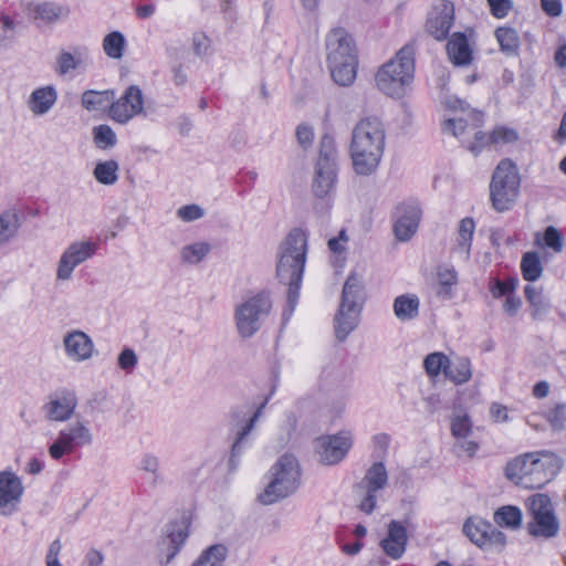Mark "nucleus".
<instances>
[{
  "label": "nucleus",
  "instance_id": "052dcab7",
  "mask_svg": "<svg viewBox=\"0 0 566 566\" xmlns=\"http://www.w3.org/2000/svg\"><path fill=\"white\" fill-rule=\"evenodd\" d=\"M542 9L549 17H559L562 14L560 0H541Z\"/></svg>",
  "mask_w": 566,
  "mask_h": 566
},
{
  "label": "nucleus",
  "instance_id": "2eb2a0df",
  "mask_svg": "<svg viewBox=\"0 0 566 566\" xmlns=\"http://www.w3.org/2000/svg\"><path fill=\"white\" fill-rule=\"evenodd\" d=\"M352 436L342 431L334 436L321 437L316 440L319 462L333 465L342 461L352 447Z\"/></svg>",
  "mask_w": 566,
  "mask_h": 566
},
{
  "label": "nucleus",
  "instance_id": "0e129e2a",
  "mask_svg": "<svg viewBox=\"0 0 566 566\" xmlns=\"http://www.w3.org/2000/svg\"><path fill=\"white\" fill-rule=\"evenodd\" d=\"M522 305V301L517 296L509 295L503 304V310L509 315L513 316Z\"/></svg>",
  "mask_w": 566,
  "mask_h": 566
},
{
  "label": "nucleus",
  "instance_id": "bb28decb",
  "mask_svg": "<svg viewBox=\"0 0 566 566\" xmlns=\"http://www.w3.org/2000/svg\"><path fill=\"white\" fill-rule=\"evenodd\" d=\"M88 59L86 46H72L71 51H61L56 57L55 72L59 75H66L69 72L84 66Z\"/></svg>",
  "mask_w": 566,
  "mask_h": 566
},
{
  "label": "nucleus",
  "instance_id": "37998d69",
  "mask_svg": "<svg viewBox=\"0 0 566 566\" xmlns=\"http://www.w3.org/2000/svg\"><path fill=\"white\" fill-rule=\"evenodd\" d=\"M93 140L97 148L106 150L116 146L117 137L113 128L106 124L93 128Z\"/></svg>",
  "mask_w": 566,
  "mask_h": 566
},
{
  "label": "nucleus",
  "instance_id": "6e6552de",
  "mask_svg": "<svg viewBox=\"0 0 566 566\" xmlns=\"http://www.w3.org/2000/svg\"><path fill=\"white\" fill-rule=\"evenodd\" d=\"M272 310L269 292L261 291L241 302L234 310L238 333L243 338L252 337L262 326Z\"/></svg>",
  "mask_w": 566,
  "mask_h": 566
},
{
  "label": "nucleus",
  "instance_id": "a19ab883",
  "mask_svg": "<svg viewBox=\"0 0 566 566\" xmlns=\"http://www.w3.org/2000/svg\"><path fill=\"white\" fill-rule=\"evenodd\" d=\"M126 45L125 36L119 31L108 33L103 40V50L111 59H122Z\"/></svg>",
  "mask_w": 566,
  "mask_h": 566
},
{
  "label": "nucleus",
  "instance_id": "c756f323",
  "mask_svg": "<svg viewBox=\"0 0 566 566\" xmlns=\"http://www.w3.org/2000/svg\"><path fill=\"white\" fill-rule=\"evenodd\" d=\"M115 94L113 91H93L88 90L82 94L81 104L88 112L104 111L108 108L111 115V105L114 102Z\"/></svg>",
  "mask_w": 566,
  "mask_h": 566
},
{
  "label": "nucleus",
  "instance_id": "8fccbe9b",
  "mask_svg": "<svg viewBox=\"0 0 566 566\" xmlns=\"http://www.w3.org/2000/svg\"><path fill=\"white\" fill-rule=\"evenodd\" d=\"M458 281L457 272L453 269H444L438 272V295L443 297L451 296V286Z\"/></svg>",
  "mask_w": 566,
  "mask_h": 566
},
{
  "label": "nucleus",
  "instance_id": "ea45409f",
  "mask_svg": "<svg viewBox=\"0 0 566 566\" xmlns=\"http://www.w3.org/2000/svg\"><path fill=\"white\" fill-rule=\"evenodd\" d=\"M521 270L524 280L528 282L538 280L543 272L538 254L536 252H526L521 261Z\"/></svg>",
  "mask_w": 566,
  "mask_h": 566
},
{
  "label": "nucleus",
  "instance_id": "b1692460",
  "mask_svg": "<svg viewBox=\"0 0 566 566\" xmlns=\"http://www.w3.org/2000/svg\"><path fill=\"white\" fill-rule=\"evenodd\" d=\"M443 130L455 137L463 136L467 130H473L474 142L468 148L474 155H478L484 146L492 144L491 133L475 130V127H470L462 117L447 119L443 124Z\"/></svg>",
  "mask_w": 566,
  "mask_h": 566
},
{
  "label": "nucleus",
  "instance_id": "5fc2aeb1",
  "mask_svg": "<svg viewBox=\"0 0 566 566\" xmlns=\"http://www.w3.org/2000/svg\"><path fill=\"white\" fill-rule=\"evenodd\" d=\"M138 361L136 353L132 348H125L118 355V366L126 373L133 371Z\"/></svg>",
  "mask_w": 566,
  "mask_h": 566
},
{
  "label": "nucleus",
  "instance_id": "f257e3e1",
  "mask_svg": "<svg viewBox=\"0 0 566 566\" xmlns=\"http://www.w3.org/2000/svg\"><path fill=\"white\" fill-rule=\"evenodd\" d=\"M386 130L376 116L361 118L352 132L350 158L357 175L369 176L378 167L384 154Z\"/></svg>",
  "mask_w": 566,
  "mask_h": 566
},
{
  "label": "nucleus",
  "instance_id": "393cba45",
  "mask_svg": "<svg viewBox=\"0 0 566 566\" xmlns=\"http://www.w3.org/2000/svg\"><path fill=\"white\" fill-rule=\"evenodd\" d=\"M269 402V397H266L253 411V413L250 416V418L247 420V422L238 430L235 440L232 444L231 449V455H230V464L234 465L237 459L240 458V455L243 453V451L247 449V447L250 444V433L253 430L255 423L262 416L263 409L265 408L266 403Z\"/></svg>",
  "mask_w": 566,
  "mask_h": 566
},
{
  "label": "nucleus",
  "instance_id": "f03ea898",
  "mask_svg": "<svg viewBox=\"0 0 566 566\" xmlns=\"http://www.w3.org/2000/svg\"><path fill=\"white\" fill-rule=\"evenodd\" d=\"M307 254V235L300 228L292 229L277 251L276 275L289 286L287 302L291 311L298 300Z\"/></svg>",
  "mask_w": 566,
  "mask_h": 566
},
{
  "label": "nucleus",
  "instance_id": "7c9ffc66",
  "mask_svg": "<svg viewBox=\"0 0 566 566\" xmlns=\"http://www.w3.org/2000/svg\"><path fill=\"white\" fill-rule=\"evenodd\" d=\"M392 307L399 321H412L419 315L420 301L416 294H401L394 300Z\"/></svg>",
  "mask_w": 566,
  "mask_h": 566
},
{
  "label": "nucleus",
  "instance_id": "4c0bfd02",
  "mask_svg": "<svg viewBox=\"0 0 566 566\" xmlns=\"http://www.w3.org/2000/svg\"><path fill=\"white\" fill-rule=\"evenodd\" d=\"M475 229V223L472 218H464L459 223L457 251L464 255L465 259L470 256L472 238Z\"/></svg>",
  "mask_w": 566,
  "mask_h": 566
},
{
  "label": "nucleus",
  "instance_id": "09e8293b",
  "mask_svg": "<svg viewBox=\"0 0 566 566\" xmlns=\"http://www.w3.org/2000/svg\"><path fill=\"white\" fill-rule=\"evenodd\" d=\"M336 156L337 151L334 138L328 134L323 135L319 143V156L316 164L327 161L328 164L336 166Z\"/></svg>",
  "mask_w": 566,
  "mask_h": 566
},
{
  "label": "nucleus",
  "instance_id": "58836bf2",
  "mask_svg": "<svg viewBox=\"0 0 566 566\" xmlns=\"http://www.w3.org/2000/svg\"><path fill=\"white\" fill-rule=\"evenodd\" d=\"M20 227L17 213L9 210L0 214V245L7 244L13 239Z\"/></svg>",
  "mask_w": 566,
  "mask_h": 566
},
{
  "label": "nucleus",
  "instance_id": "774afa93",
  "mask_svg": "<svg viewBox=\"0 0 566 566\" xmlns=\"http://www.w3.org/2000/svg\"><path fill=\"white\" fill-rule=\"evenodd\" d=\"M103 559L104 557L99 551L91 549L86 554V562L90 566H98L103 563Z\"/></svg>",
  "mask_w": 566,
  "mask_h": 566
},
{
  "label": "nucleus",
  "instance_id": "6e6d98bb",
  "mask_svg": "<svg viewBox=\"0 0 566 566\" xmlns=\"http://www.w3.org/2000/svg\"><path fill=\"white\" fill-rule=\"evenodd\" d=\"M205 211L197 205L182 206L177 210V216L186 222L195 221L203 217Z\"/></svg>",
  "mask_w": 566,
  "mask_h": 566
},
{
  "label": "nucleus",
  "instance_id": "473e14b6",
  "mask_svg": "<svg viewBox=\"0 0 566 566\" xmlns=\"http://www.w3.org/2000/svg\"><path fill=\"white\" fill-rule=\"evenodd\" d=\"M331 75L340 86H349L356 78L358 60H344L342 62H327Z\"/></svg>",
  "mask_w": 566,
  "mask_h": 566
},
{
  "label": "nucleus",
  "instance_id": "2f4dec72",
  "mask_svg": "<svg viewBox=\"0 0 566 566\" xmlns=\"http://www.w3.org/2000/svg\"><path fill=\"white\" fill-rule=\"evenodd\" d=\"M28 14L34 20H41L48 23L59 20L69 14V9L57 6L53 2L30 3Z\"/></svg>",
  "mask_w": 566,
  "mask_h": 566
},
{
  "label": "nucleus",
  "instance_id": "680f3d73",
  "mask_svg": "<svg viewBox=\"0 0 566 566\" xmlns=\"http://www.w3.org/2000/svg\"><path fill=\"white\" fill-rule=\"evenodd\" d=\"M193 51L197 55L202 56L208 52L209 40L203 34H196L192 39Z\"/></svg>",
  "mask_w": 566,
  "mask_h": 566
},
{
  "label": "nucleus",
  "instance_id": "3c124183",
  "mask_svg": "<svg viewBox=\"0 0 566 566\" xmlns=\"http://www.w3.org/2000/svg\"><path fill=\"white\" fill-rule=\"evenodd\" d=\"M491 139H492V144H494V145L511 144V143H515L518 139V133L511 127L496 126L491 132Z\"/></svg>",
  "mask_w": 566,
  "mask_h": 566
},
{
  "label": "nucleus",
  "instance_id": "a18cd8bd",
  "mask_svg": "<svg viewBox=\"0 0 566 566\" xmlns=\"http://www.w3.org/2000/svg\"><path fill=\"white\" fill-rule=\"evenodd\" d=\"M524 294L533 307V316H538L547 312L549 303L546 297L543 296L542 291L528 284L524 289Z\"/></svg>",
  "mask_w": 566,
  "mask_h": 566
},
{
  "label": "nucleus",
  "instance_id": "dca6fc26",
  "mask_svg": "<svg viewBox=\"0 0 566 566\" xmlns=\"http://www.w3.org/2000/svg\"><path fill=\"white\" fill-rule=\"evenodd\" d=\"M76 407V395L70 390H61L50 395L41 410L48 421L65 422L73 417Z\"/></svg>",
  "mask_w": 566,
  "mask_h": 566
},
{
  "label": "nucleus",
  "instance_id": "72a5a7b5",
  "mask_svg": "<svg viewBox=\"0 0 566 566\" xmlns=\"http://www.w3.org/2000/svg\"><path fill=\"white\" fill-rule=\"evenodd\" d=\"M446 377L457 385L468 382L472 377L470 359L467 357H457L453 360L449 359L446 366Z\"/></svg>",
  "mask_w": 566,
  "mask_h": 566
},
{
  "label": "nucleus",
  "instance_id": "6ab92c4d",
  "mask_svg": "<svg viewBox=\"0 0 566 566\" xmlns=\"http://www.w3.org/2000/svg\"><path fill=\"white\" fill-rule=\"evenodd\" d=\"M327 62L353 61L357 59L352 35L343 28L333 29L326 36Z\"/></svg>",
  "mask_w": 566,
  "mask_h": 566
},
{
  "label": "nucleus",
  "instance_id": "aec40b11",
  "mask_svg": "<svg viewBox=\"0 0 566 566\" xmlns=\"http://www.w3.org/2000/svg\"><path fill=\"white\" fill-rule=\"evenodd\" d=\"M454 20V6L443 0L428 15L426 28L428 33L438 41L446 40Z\"/></svg>",
  "mask_w": 566,
  "mask_h": 566
},
{
  "label": "nucleus",
  "instance_id": "7ed1b4c3",
  "mask_svg": "<svg viewBox=\"0 0 566 566\" xmlns=\"http://www.w3.org/2000/svg\"><path fill=\"white\" fill-rule=\"evenodd\" d=\"M559 459L546 452L518 455L505 467V476L524 489H541L559 471Z\"/></svg>",
  "mask_w": 566,
  "mask_h": 566
},
{
  "label": "nucleus",
  "instance_id": "338daca9",
  "mask_svg": "<svg viewBox=\"0 0 566 566\" xmlns=\"http://www.w3.org/2000/svg\"><path fill=\"white\" fill-rule=\"evenodd\" d=\"M549 392V385L547 381H538L537 384H535V386L533 387V395L536 397V398H545Z\"/></svg>",
  "mask_w": 566,
  "mask_h": 566
},
{
  "label": "nucleus",
  "instance_id": "a211bd4d",
  "mask_svg": "<svg viewBox=\"0 0 566 566\" xmlns=\"http://www.w3.org/2000/svg\"><path fill=\"white\" fill-rule=\"evenodd\" d=\"M24 492L21 479L12 471L0 472V514L9 516L18 510Z\"/></svg>",
  "mask_w": 566,
  "mask_h": 566
},
{
  "label": "nucleus",
  "instance_id": "9b49d317",
  "mask_svg": "<svg viewBox=\"0 0 566 566\" xmlns=\"http://www.w3.org/2000/svg\"><path fill=\"white\" fill-rule=\"evenodd\" d=\"M462 531L472 543L483 549H502L506 544V536L503 532L495 528L489 521L478 516L467 518Z\"/></svg>",
  "mask_w": 566,
  "mask_h": 566
},
{
  "label": "nucleus",
  "instance_id": "20e7f679",
  "mask_svg": "<svg viewBox=\"0 0 566 566\" xmlns=\"http://www.w3.org/2000/svg\"><path fill=\"white\" fill-rule=\"evenodd\" d=\"M366 300L365 282L360 274L350 272L340 296V304L334 318L335 335L343 342L357 327Z\"/></svg>",
  "mask_w": 566,
  "mask_h": 566
},
{
  "label": "nucleus",
  "instance_id": "bf43d9fd",
  "mask_svg": "<svg viewBox=\"0 0 566 566\" xmlns=\"http://www.w3.org/2000/svg\"><path fill=\"white\" fill-rule=\"evenodd\" d=\"M454 448L458 451V454L460 452H464L468 457L471 458L476 453L479 444L473 440L460 439L457 440Z\"/></svg>",
  "mask_w": 566,
  "mask_h": 566
},
{
  "label": "nucleus",
  "instance_id": "e433bc0d",
  "mask_svg": "<svg viewBox=\"0 0 566 566\" xmlns=\"http://www.w3.org/2000/svg\"><path fill=\"white\" fill-rule=\"evenodd\" d=\"M493 520L501 527L515 530L522 524V512L517 506L505 505L494 512Z\"/></svg>",
  "mask_w": 566,
  "mask_h": 566
},
{
  "label": "nucleus",
  "instance_id": "de8ad7c7",
  "mask_svg": "<svg viewBox=\"0 0 566 566\" xmlns=\"http://www.w3.org/2000/svg\"><path fill=\"white\" fill-rule=\"evenodd\" d=\"M449 358L440 353H431L423 360V367L429 376H438L441 371L446 374V366Z\"/></svg>",
  "mask_w": 566,
  "mask_h": 566
},
{
  "label": "nucleus",
  "instance_id": "f704fd0d",
  "mask_svg": "<svg viewBox=\"0 0 566 566\" xmlns=\"http://www.w3.org/2000/svg\"><path fill=\"white\" fill-rule=\"evenodd\" d=\"M495 38L500 50L507 56H515L520 50V38L517 31L510 27H499L495 30Z\"/></svg>",
  "mask_w": 566,
  "mask_h": 566
},
{
  "label": "nucleus",
  "instance_id": "69168bd1",
  "mask_svg": "<svg viewBox=\"0 0 566 566\" xmlns=\"http://www.w3.org/2000/svg\"><path fill=\"white\" fill-rule=\"evenodd\" d=\"M491 416L495 421H506L507 420V410L506 407L500 403H492L490 408Z\"/></svg>",
  "mask_w": 566,
  "mask_h": 566
},
{
  "label": "nucleus",
  "instance_id": "1a4fd4ad",
  "mask_svg": "<svg viewBox=\"0 0 566 566\" xmlns=\"http://www.w3.org/2000/svg\"><path fill=\"white\" fill-rule=\"evenodd\" d=\"M528 511L533 521L527 524L528 533L535 537L551 538L557 535L559 522L548 495L537 493L528 497Z\"/></svg>",
  "mask_w": 566,
  "mask_h": 566
},
{
  "label": "nucleus",
  "instance_id": "c9c22d12",
  "mask_svg": "<svg viewBox=\"0 0 566 566\" xmlns=\"http://www.w3.org/2000/svg\"><path fill=\"white\" fill-rule=\"evenodd\" d=\"M118 169L119 165L114 159L98 161L93 169V176L98 184L112 186L118 180Z\"/></svg>",
  "mask_w": 566,
  "mask_h": 566
},
{
  "label": "nucleus",
  "instance_id": "864d4df0",
  "mask_svg": "<svg viewBox=\"0 0 566 566\" xmlns=\"http://www.w3.org/2000/svg\"><path fill=\"white\" fill-rule=\"evenodd\" d=\"M518 281L516 279H509L506 281L495 280L490 287V291L495 298L505 295H511L517 287Z\"/></svg>",
  "mask_w": 566,
  "mask_h": 566
},
{
  "label": "nucleus",
  "instance_id": "4d7b16f0",
  "mask_svg": "<svg viewBox=\"0 0 566 566\" xmlns=\"http://www.w3.org/2000/svg\"><path fill=\"white\" fill-rule=\"evenodd\" d=\"M493 17L505 18L513 8L512 0H486Z\"/></svg>",
  "mask_w": 566,
  "mask_h": 566
},
{
  "label": "nucleus",
  "instance_id": "f3484780",
  "mask_svg": "<svg viewBox=\"0 0 566 566\" xmlns=\"http://www.w3.org/2000/svg\"><path fill=\"white\" fill-rule=\"evenodd\" d=\"M143 92L137 85L126 88L123 96L111 105V118L118 124H126L136 115L143 113Z\"/></svg>",
  "mask_w": 566,
  "mask_h": 566
},
{
  "label": "nucleus",
  "instance_id": "ddd939ff",
  "mask_svg": "<svg viewBox=\"0 0 566 566\" xmlns=\"http://www.w3.org/2000/svg\"><path fill=\"white\" fill-rule=\"evenodd\" d=\"M97 251V244L93 241H75L62 253L56 269L57 281H69L76 266L91 259Z\"/></svg>",
  "mask_w": 566,
  "mask_h": 566
},
{
  "label": "nucleus",
  "instance_id": "4be33fe9",
  "mask_svg": "<svg viewBox=\"0 0 566 566\" xmlns=\"http://www.w3.org/2000/svg\"><path fill=\"white\" fill-rule=\"evenodd\" d=\"M65 354L73 361H85L93 355L94 343L92 338L82 331H71L63 337Z\"/></svg>",
  "mask_w": 566,
  "mask_h": 566
},
{
  "label": "nucleus",
  "instance_id": "49530a36",
  "mask_svg": "<svg viewBox=\"0 0 566 566\" xmlns=\"http://www.w3.org/2000/svg\"><path fill=\"white\" fill-rule=\"evenodd\" d=\"M472 421L467 413L453 415L451 418V433L457 439H467L472 433Z\"/></svg>",
  "mask_w": 566,
  "mask_h": 566
},
{
  "label": "nucleus",
  "instance_id": "4468645a",
  "mask_svg": "<svg viewBox=\"0 0 566 566\" xmlns=\"http://www.w3.org/2000/svg\"><path fill=\"white\" fill-rule=\"evenodd\" d=\"M422 210L415 199H408L395 208L394 232L399 241H408L418 230Z\"/></svg>",
  "mask_w": 566,
  "mask_h": 566
},
{
  "label": "nucleus",
  "instance_id": "cd10ccee",
  "mask_svg": "<svg viewBox=\"0 0 566 566\" xmlns=\"http://www.w3.org/2000/svg\"><path fill=\"white\" fill-rule=\"evenodd\" d=\"M57 101V91L48 85L35 88L28 99V107L33 115L41 116L50 112Z\"/></svg>",
  "mask_w": 566,
  "mask_h": 566
},
{
  "label": "nucleus",
  "instance_id": "f8f14e48",
  "mask_svg": "<svg viewBox=\"0 0 566 566\" xmlns=\"http://www.w3.org/2000/svg\"><path fill=\"white\" fill-rule=\"evenodd\" d=\"M388 484V472L382 462L373 463L366 471L365 476L357 489L364 491V496L358 504L360 511L370 514L377 503V492Z\"/></svg>",
  "mask_w": 566,
  "mask_h": 566
},
{
  "label": "nucleus",
  "instance_id": "c03bdc74",
  "mask_svg": "<svg viewBox=\"0 0 566 566\" xmlns=\"http://www.w3.org/2000/svg\"><path fill=\"white\" fill-rule=\"evenodd\" d=\"M210 251V244L207 242H196L185 245L181 251V260L188 264L199 263Z\"/></svg>",
  "mask_w": 566,
  "mask_h": 566
},
{
  "label": "nucleus",
  "instance_id": "412c9836",
  "mask_svg": "<svg viewBox=\"0 0 566 566\" xmlns=\"http://www.w3.org/2000/svg\"><path fill=\"white\" fill-rule=\"evenodd\" d=\"M166 536L160 543V564H169L184 546L187 537V526L184 522L169 523L166 526Z\"/></svg>",
  "mask_w": 566,
  "mask_h": 566
},
{
  "label": "nucleus",
  "instance_id": "9d476101",
  "mask_svg": "<svg viewBox=\"0 0 566 566\" xmlns=\"http://www.w3.org/2000/svg\"><path fill=\"white\" fill-rule=\"evenodd\" d=\"M93 440L90 427L84 421L76 420L59 431L56 439L49 446L48 452L53 460H61L64 455L72 454L77 448L91 446Z\"/></svg>",
  "mask_w": 566,
  "mask_h": 566
},
{
  "label": "nucleus",
  "instance_id": "5701e85b",
  "mask_svg": "<svg viewBox=\"0 0 566 566\" xmlns=\"http://www.w3.org/2000/svg\"><path fill=\"white\" fill-rule=\"evenodd\" d=\"M408 535L406 527L398 521L388 524L387 536L380 542L382 551L392 559H399L406 552Z\"/></svg>",
  "mask_w": 566,
  "mask_h": 566
},
{
  "label": "nucleus",
  "instance_id": "39448f33",
  "mask_svg": "<svg viewBox=\"0 0 566 566\" xmlns=\"http://www.w3.org/2000/svg\"><path fill=\"white\" fill-rule=\"evenodd\" d=\"M413 74L415 50L407 44L378 70L376 84L386 95L400 97L405 94L406 87L411 84Z\"/></svg>",
  "mask_w": 566,
  "mask_h": 566
},
{
  "label": "nucleus",
  "instance_id": "a878e982",
  "mask_svg": "<svg viewBox=\"0 0 566 566\" xmlns=\"http://www.w3.org/2000/svg\"><path fill=\"white\" fill-rule=\"evenodd\" d=\"M336 182V166L323 161L316 164L313 179V193L317 198H325L334 189Z\"/></svg>",
  "mask_w": 566,
  "mask_h": 566
},
{
  "label": "nucleus",
  "instance_id": "13d9d810",
  "mask_svg": "<svg viewBox=\"0 0 566 566\" xmlns=\"http://www.w3.org/2000/svg\"><path fill=\"white\" fill-rule=\"evenodd\" d=\"M296 138L303 148L310 147L314 139L313 128L310 125L300 124L296 128Z\"/></svg>",
  "mask_w": 566,
  "mask_h": 566
},
{
  "label": "nucleus",
  "instance_id": "0eeeda50",
  "mask_svg": "<svg viewBox=\"0 0 566 566\" xmlns=\"http://www.w3.org/2000/svg\"><path fill=\"white\" fill-rule=\"evenodd\" d=\"M521 179L516 165L510 159L501 160L490 182L492 207L499 212L511 209L518 197Z\"/></svg>",
  "mask_w": 566,
  "mask_h": 566
},
{
  "label": "nucleus",
  "instance_id": "e2e57ef3",
  "mask_svg": "<svg viewBox=\"0 0 566 566\" xmlns=\"http://www.w3.org/2000/svg\"><path fill=\"white\" fill-rule=\"evenodd\" d=\"M13 29V21L8 15H2L0 19V46L10 38L8 33Z\"/></svg>",
  "mask_w": 566,
  "mask_h": 566
},
{
  "label": "nucleus",
  "instance_id": "c85d7f7f",
  "mask_svg": "<svg viewBox=\"0 0 566 566\" xmlns=\"http://www.w3.org/2000/svg\"><path fill=\"white\" fill-rule=\"evenodd\" d=\"M449 59L455 65H468L472 60V51L463 33H454L447 44Z\"/></svg>",
  "mask_w": 566,
  "mask_h": 566
},
{
  "label": "nucleus",
  "instance_id": "423d86ee",
  "mask_svg": "<svg viewBox=\"0 0 566 566\" xmlns=\"http://www.w3.org/2000/svg\"><path fill=\"white\" fill-rule=\"evenodd\" d=\"M272 480L259 494L258 500L263 505L273 504L293 494L301 484V470L297 459L290 453L281 455L272 465Z\"/></svg>",
  "mask_w": 566,
  "mask_h": 566
},
{
  "label": "nucleus",
  "instance_id": "603ef678",
  "mask_svg": "<svg viewBox=\"0 0 566 566\" xmlns=\"http://www.w3.org/2000/svg\"><path fill=\"white\" fill-rule=\"evenodd\" d=\"M159 459L154 454L147 453L140 460V469L153 475V484L163 482V478L159 473Z\"/></svg>",
  "mask_w": 566,
  "mask_h": 566
},
{
  "label": "nucleus",
  "instance_id": "79ce46f5",
  "mask_svg": "<svg viewBox=\"0 0 566 566\" xmlns=\"http://www.w3.org/2000/svg\"><path fill=\"white\" fill-rule=\"evenodd\" d=\"M535 244L547 247L554 252L559 253L564 248V239L557 228L549 226L545 229L543 237L539 233L535 234Z\"/></svg>",
  "mask_w": 566,
  "mask_h": 566
}]
</instances>
